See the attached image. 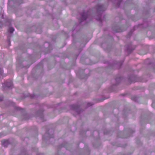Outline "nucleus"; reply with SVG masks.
I'll return each mask as SVG.
<instances>
[{
    "label": "nucleus",
    "instance_id": "nucleus-1",
    "mask_svg": "<svg viewBox=\"0 0 155 155\" xmlns=\"http://www.w3.org/2000/svg\"><path fill=\"white\" fill-rule=\"evenodd\" d=\"M88 17V13L87 12L81 14V17L79 18V20L81 22L85 20Z\"/></svg>",
    "mask_w": 155,
    "mask_h": 155
},
{
    "label": "nucleus",
    "instance_id": "nucleus-4",
    "mask_svg": "<svg viewBox=\"0 0 155 155\" xmlns=\"http://www.w3.org/2000/svg\"><path fill=\"white\" fill-rule=\"evenodd\" d=\"M14 31V29L12 27L9 28V31L11 33H12L13 32V31Z\"/></svg>",
    "mask_w": 155,
    "mask_h": 155
},
{
    "label": "nucleus",
    "instance_id": "nucleus-5",
    "mask_svg": "<svg viewBox=\"0 0 155 155\" xmlns=\"http://www.w3.org/2000/svg\"><path fill=\"white\" fill-rule=\"evenodd\" d=\"M3 71L1 68H0V77L2 75Z\"/></svg>",
    "mask_w": 155,
    "mask_h": 155
},
{
    "label": "nucleus",
    "instance_id": "nucleus-7",
    "mask_svg": "<svg viewBox=\"0 0 155 155\" xmlns=\"http://www.w3.org/2000/svg\"><path fill=\"white\" fill-rule=\"evenodd\" d=\"M3 99H2V98H0V101H1Z\"/></svg>",
    "mask_w": 155,
    "mask_h": 155
},
{
    "label": "nucleus",
    "instance_id": "nucleus-2",
    "mask_svg": "<svg viewBox=\"0 0 155 155\" xmlns=\"http://www.w3.org/2000/svg\"><path fill=\"white\" fill-rule=\"evenodd\" d=\"M97 12H100L101 11H103V6L100 4L97 5Z\"/></svg>",
    "mask_w": 155,
    "mask_h": 155
},
{
    "label": "nucleus",
    "instance_id": "nucleus-3",
    "mask_svg": "<svg viewBox=\"0 0 155 155\" xmlns=\"http://www.w3.org/2000/svg\"><path fill=\"white\" fill-rule=\"evenodd\" d=\"M6 85L7 87L11 88L12 86V83L11 81H7L6 83Z\"/></svg>",
    "mask_w": 155,
    "mask_h": 155
},
{
    "label": "nucleus",
    "instance_id": "nucleus-6",
    "mask_svg": "<svg viewBox=\"0 0 155 155\" xmlns=\"http://www.w3.org/2000/svg\"><path fill=\"white\" fill-rule=\"evenodd\" d=\"M120 2H119L118 3V5L119 6L120 5Z\"/></svg>",
    "mask_w": 155,
    "mask_h": 155
}]
</instances>
